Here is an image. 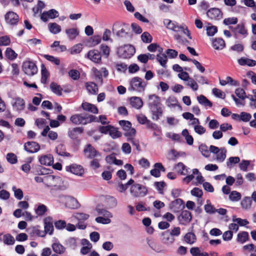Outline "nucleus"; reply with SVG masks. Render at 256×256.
Instances as JSON below:
<instances>
[{
  "label": "nucleus",
  "mask_w": 256,
  "mask_h": 256,
  "mask_svg": "<svg viewBox=\"0 0 256 256\" xmlns=\"http://www.w3.org/2000/svg\"><path fill=\"white\" fill-rule=\"evenodd\" d=\"M96 118L92 115L75 114L71 116L70 121L74 124H86L92 122H95Z\"/></svg>",
  "instance_id": "nucleus-1"
},
{
  "label": "nucleus",
  "mask_w": 256,
  "mask_h": 256,
  "mask_svg": "<svg viewBox=\"0 0 256 256\" xmlns=\"http://www.w3.org/2000/svg\"><path fill=\"white\" fill-rule=\"evenodd\" d=\"M164 24L167 28L176 32H181L186 34L190 40L192 38L190 32L186 26H179L168 19L164 20Z\"/></svg>",
  "instance_id": "nucleus-2"
},
{
  "label": "nucleus",
  "mask_w": 256,
  "mask_h": 256,
  "mask_svg": "<svg viewBox=\"0 0 256 256\" xmlns=\"http://www.w3.org/2000/svg\"><path fill=\"white\" fill-rule=\"evenodd\" d=\"M130 86L128 88V90L138 92H144L146 86L145 82L138 77L132 78L130 80Z\"/></svg>",
  "instance_id": "nucleus-3"
},
{
  "label": "nucleus",
  "mask_w": 256,
  "mask_h": 256,
  "mask_svg": "<svg viewBox=\"0 0 256 256\" xmlns=\"http://www.w3.org/2000/svg\"><path fill=\"white\" fill-rule=\"evenodd\" d=\"M130 188V192L134 197L144 196L147 194L146 187L139 184L134 182Z\"/></svg>",
  "instance_id": "nucleus-4"
},
{
  "label": "nucleus",
  "mask_w": 256,
  "mask_h": 256,
  "mask_svg": "<svg viewBox=\"0 0 256 256\" xmlns=\"http://www.w3.org/2000/svg\"><path fill=\"white\" fill-rule=\"evenodd\" d=\"M134 52V48L130 44H126L122 46H120L118 50V56L124 58H128L132 57Z\"/></svg>",
  "instance_id": "nucleus-5"
},
{
  "label": "nucleus",
  "mask_w": 256,
  "mask_h": 256,
  "mask_svg": "<svg viewBox=\"0 0 256 256\" xmlns=\"http://www.w3.org/2000/svg\"><path fill=\"white\" fill-rule=\"evenodd\" d=\"M118 123L125 132L124 134L126 136L132 137L136 136V130L134 128H132V124L130 122L121 120L119 121Z\"/></svg>",
  "instance_id": "nucleus-6"
},
{
  "label": "nucleus",
  "mask_w": 256,
  "mask_h": 256,
  "mask_svg": "<svg viewBox=\"0 0 256 256\" xmlns=\"http://www.w3.org/2000/svg\"><path fill=\"white\" fill-rule=\"evenodd\" d=\"M194 175L196 176V180L198 184H201L204 182V178L197 168L193 169L192 174H188L182 180L183 182L187 184L190 183L194 178Z\"/></svg>",
  "instance_id": "nucleus-7"
},
{
  "label": "nucleus",
  "mask_w": 256,
  "mask_h": 256,
  "mask_svg": "<svg viewBox=\"0 0 256 256\" xmlns=\"http://www.w3.org/2000/svg\"><path fill=\"white\" fill-rule=\"evenodd\" d=\"M22 70L26 74L32 76L37 73L38 68L34 62L26 61L23 63Z\"/></svg>",
  "instance_id": "nucleus-8"
},
{
  "label": "nucleus",
  "mask_w": 256,
  "mask_h": 256,
  "mask_svg": "<svg viewBox=\"0 0 256 256\" xmlns=\"http://www.w3.org/2000/svg\"><path fill=\"white\" fill-rule=\"evenodd\" d=\"M60 176L48 175L44 176V184L48 186H56L61 184Z\"/></svg>",
  "instance_id": "nucleus-9"
},
{
  "label": "nucleus",
  "mask_w": 256,
  "mask_h": 256,
  "mask_svg": "<svg viewBox=\"0 0 256 256\" xmlns=\"http://www.w3.org/2000/svg\"><path fill=\"white\" fill-rule=\"evenodd\" d=\"M86 57L96 64H100L102 62V54L97 50L94 49L89 50L86 54Z\"/></svg>",
  "instance_id": "nucleus-10"
},
{
  "label": "nucleus",
  "mask_w": 256,
  "mask_h": 256,
  "mask_svg": "<svg viewBox=\"0 0 256 256\" xmlns=\"http://www.w3.org/2000/svg\"><path fill=\"white\" fill-rule=\"evenodd\" d=\"M12 105L14 110L20 112L25 108V102L23 98L16 97L13 99Z\"/></svg>",
  "instance_id": "nucleus-11"
},
{
  "label": "nucleus",
  "mask_w": 256,
  "mask_h": 256,
  "mask_svg": "<svg viewBox=\"0 0 256 256\" xmlns=\"http://www.w3.org/2000/svg\"><path fill=\"white\" fill-rule=\"evenodd\" d=\"M58 16V12L54 9H51L43 12L41 14L40 18L43 22H46L49 18L53 19Z\"/></svg>",
  "instance_id": "nucleus-12"
},
{
  "label": "nucleus",
  "mask_w": 256,
  "mask_h": 256,
  "mask_svg": "<svg viewBox=\"0 0 256 256\" xmlns=\"http://www.w3.org/2000/svg\"><path fill=\"white\" fill-rule=\"evenodd\" d=\"M5 20L7 24L10 25H16L18 22L19 16L14 12H8L5 16Z\"/></svg>",
  "instance_id": "nucleus-13"
},
{
  "label": "nucleus",
  "mask_w": 256,
  "mask_h": 256,
  "mask_svg": "<svg viewBox=\"0 0 256 256\" xmlns=\"http://www.w3.org/2000/svg\"><path fill=\"white\" fill-rule=\"evenodd\" d=\"M192 218V216L191 212L186 210H183L178 216V220L180 223L184 225H186L189 223L190 222Z\"/></svg>",
  "instance_id": "nucleus-14"
},
{
  "label": "nucleus",
  "mask_w": 256,
  "mask_h": 256,
  "mask_svg": "<svg viewBox=\"0 0 256 256\" xmlns=\"http://www.w3.org/2000/svg\"><path fill=\"white\" fill-rule=\"evenodd\" d=\"M84 156L88 158H94L98 154L94 147L90 144L86 145V148L84 150Z\"/></svg>",
  "instance_id": "nucleus-15"
},
{
  "label": "nucleus",
  "mask_w": 256,
  "mask_h": 256,
  "mask_svg": "<svg viewBox=\"0 0 256 256\" xmlns=\"http://www.w3.org/2000/svg\"><path fill=\"white\" fill-rule=\"evenodd\" d=\"M40 149V146L36 142H28L24 144V150L28 152H36Z\"/></svg>",
  "instance_id": "nucleus-16"
},
{
  "label": "nucleus",
  "mask_w": 256,
  "mask_h": 256,
  "mask_svg": "<svg viewBox=\"0 0 256 256\" xmlns=\"http://www.w3.org/2000/svg\"><path fill=\"white\" fill-rule=\"evenodd\" d=\"M41 134L43 136H48L52 140H55L58 138V134L56 132L50 130L48 126H46L42 130Z\"/></svg>",
  "instance_id": "nucleus-17"
},
{
  "label": "nucleus",
  "mask_w": 256,
  "mask_h": 256,
  "mask_svg": "<svg viewBox=\"0 0 256 256\" xmlns=\"http://www.w3.org/2000/svg\"><path fill=\"white\" fill-rule=\"evenodd\" d=\"M154 168L150 171L152 176L156 178H159L160 176V171L165 172V168L160 162H157L154 164Z\"/></svg>",
  "instance_id": "nucleus-18"
},
{
  "label": "nucleus",
  "mask_w": 256,
  "mask_h": 256,
  "mask_svg": "<svg viewBox=\"0 0 256 256\" xmlns=\"http://www.w3.org/2000/svg\"><path fill=\"white\" fill-rule=\"evenodd\" d=\"M39 162L41 164L50 166L54 162V158L50 154L42 155L39 157Z\"/></svg>",
  "instance_id": "nucleus-19"
},
{
  "label": "nucleus",
  "mask_w": 256,
  "mask_h": 256,
  "mask_svg": "<svg viewBox=\"0 0 256 256\" xmlns=\"http://www.w3.org/2000/svg\"><path fill=\"white\" fill-rule=\"evenodd\" d=\"M64 200L66 207L70 208H77L78 202L77 200L74 198L70 196H65L64 198Z\"/></svg>",
  "instance_id": "nucleus-20"
},
{
  "label": "nucleus",
  "mask_w": 256,
  "mask_h": 256,
  "mask_svg": "<svg viewBox=\"0 0 256 256\" xmlns=\"http://www.w3.org/2000/svg\"><path fill=\"white\" fill-rule=\"evenodd\" d=\"M207 16L210 19H220L222 18L220 10L217 8H212L206 12Z\"/></svg>",
  "instance_id": "nucleus-21"
},
{
  "label": "nucleus",
  "mask_w": 256,
  "mask_h": 256,
  "mask_svg": "<svg viewBox=\"0 0 256 256\" xmlns=\"http://www.w3.org/2000/svg\"><path fill=\"white\" fill-rule=\"evenodd\" d=\"M83 132L82 128H74L69 129L68 131V135L72 140H76L78 138L79 136Z\"/></svg>",
  "instance_id": "nucleus-22"
},
{
  "label": "nucleus",
  "mask_w": 256,
  "mask_h": 256,
  "mask_svg": "<svg viewBox=\"0 0 256 256\" xmlns=\"http://www.w3.org/2000/svg\"><path fill=\"white\" fill-rule=\"evenodd\" d=\"M150 109L152 114V118L154 120H158L160 118V117L161 116L162 114L163 110L161 107V105L150 108Z\"/></svg>",
  "instance_id": "nucleus-23"
},
{
  "label": "nucleus",
  "mask_w": 256,
  "mask_h": 256,
  "mask_svg": "<svg viewBox=\"0 0 256 256\" xmlns=\"http://www.w3.org/2000/svg\"><path fill=\"white\" fill-rule=\"evenodd\" d=\"M44 232L52 234L54 230V226L50 217H47L44 219Z\"/></svg>",
  "instance_id": "nucleus-24"
},
{
  "label": "nucleus",
  "mask_w": 256,
  "mask_h": 256,
  "mask_svg": "<svg viewBox=\"0 0 256 256\" xmlns=\"http://www.w3.org/2000/svg\"><path fill=\"white\" fill-rule=\"evenodd\" d=\"M148 102L150 108L161 105L160 97L156 94L149 96Z\"/></svg>",
  "instance_id": "nucleus-25"
},
{
  "label": "nucleus",
  "mask_w": 256,
  "mask_h": 256,
  "mask_svg": "<svg viewBox=\"0 0 256 256\" xmlns=\"http://www.w3.org/2000/svg\"><path fill=\"white\" fill-rule=\"evenodd\" d=\"M82 109L85 110L94 114L98 113V109L97 107L92 104L84 102L82 104Z\"/></svg>",
  "instance_id": "nucleus-26"
},
{
  "label": "nucleus",
  "mask_w": 256,
  "mask_h": 256,
  "mask_svg": "<svg viewBox=\"0 0 256 256\" xmlns=\"http://www.w3.org/2000/svg\"><path fill=\"white\" fill-rule=\"evenodd\" d=\"M69 170L72 173L78 176H82L84 172L82 166L76 164L70 165Z\"/></svg>",
  "instance_id": "nucleus-27"
},
{
  "label": "nucleus",
  "mask_w": 256,
  "mask_h": 256,
  "mask_svg": "<svg viewBox=\"0 0 256 256\" xmlns=\"http://www.w3.org/2000/svg\"><path fill=\"white\" fill-rule=\"evenodd\" d=\"M65 32L70 40H74L78 36L80 32L77 28H67Z\"/></svg>",
  "instance_id": "nucleus-28"
},
{
  "label": "nucleus",
  "mask_w": 256,
  "mask_h": 256,
  "mask_svg": "<svg viewBox=\"0 0 256 256\" xmlns=\"http://www.w3.org/2000/svg\"><path fill=\"white\" fill-rule=\"evenodd\" d=\"M190 193L192 196L198 198V204L202 206L204 201L200 198L203 194L202 190L198 188H194L191 190Z\"/></svg>",
  "instance_id": "nucleus-29"
},
{
  "label": "nucleus",
  "mask_w": 256,
  "mask_h": 256,
  "mask_svg": "<svg viewBox=\"0 0 256 256\" xmlns=\"http://www.w3.org/2000/svg\"><path fill=\"white\" fill-rule=\"evenodd\" d=\"M130 105L135 108L140 109L143 105L142 99L139 97H132L130 98Z\"/></svg>",
  "instance_id": "nucleus-30"
},
{
  "label": "nucleus",
  "mask_w": 256,
  "mask_h": 256,
  "mask_svg": "<svg viewBox=\"0 0 256 256\" xmlns=\"http://www.w3.org/2000/svg\"><path fill=\"white\" fill-rule=\"evenodd\" d=\"M184 239L186 244L191 245L196 241V236L194 232H188L184 235Z\"/></svg>",
  "instance_id": "nucleus-31"
},
{
  "label": "nucleus",
  "mask_w": 256,
  "mask_h": 256,
  "mask_svg": "<svg viewBox=\"0 0 256 256\" xmlns=\"http://www.w3.org/2000/svg\"><path fill=\"white\" fill-rule=\"evenodd\" d=\"M56 151L58 155L66 157L71 156L70 154L66 152L65 146L63 144H60L58 145L56 148Z\"/></svg>",
  "instance_id": "nucleus-32"
},
{
  "label": "nucleus",
  "mask_w": 256,
  "mask_h": 256,
  "mask_svg": "<svg viewBox=\"0 0 256 256\" xmlns=\"http://www.w3.org/2000/svg\"><path fill=\"white\" fill-rule=\"evenodd\" d=\"M238 63L241 66H254L256 65V61L248 58H242L238 60Z\"/></svg>",
  "instance_id": "nucleus-33"
},
{
  "label": "nucleus",
  "mask_w": 256,
  "mask_h": 256,
  "mask_svg": "<svg viewBox=\"0 0 256 256\" xmlns=\"http://www.w3.org/2000/svg\"><path fill=\"white\" fill-rule=\"evenodd\" d=\"M176 168L181 175H186L190 173V168H187L182 162H178L176 166Z\"/></svg>",
  "instance_id": "nucleus-34"
},
{
  "label": "nucleus",
  "mask_w": 256,
  "mask_h": 256,
  "mask_svg": "<svg viewBox=\"0 0 256 256\" xmlns=\"http://www.w3.org/2000/svg\"><path fill=\"white\" fill-rule=\"evenodd\" d=\"M212 46L216 50H222L225 46L224 41L220 38H216L212 42Z\"/></svg>",
  "instance_id": "nucleus-35"
},
{
  "label": "nucleus",
  "mask_w": 256,
  "mask_h": 256,
  "mask_svg": "<svg viewBox=\"0 0 256 256\" xmlns=\"http://www.w3.org/2000/svg\"><path fill=\"white\" fill-rule=\"evenodd\" d=\"M4 54L6 57L10 60H14L18 56V54L10 48H6Z\"/></svg>",
  "instance_id": "nucleus-36"
},
{
  "label": "nucleus",
  "mask_w": 256,
  "mask_h": 256,
  "mask_svg": "<svg viewBox=\"0 0 256 256\" xmlns=\"http://www.w3.org/2000/svg\"><path fill=\"white\" fill-rule=\"evenodd\" d=\"M197 100L200 104L203 105L204 106H208L210 108L212 106V102L204 95H200V96H197Z\"/></svg>",
  "instance_id": "nucleus-37"
},
{
  "label": "nucleus",
  "mask_w": 256,
  "mask_h": 256,
  "mask_svg": "<svg viewBox=\"0 0 256 256\" xmlns=\"http://www.w3.org/2000/svg\"><path fill=\"white\" fill-rule=\"evenodd\" d=\"M162 240L165 244H171L174 241V238L168 231H166L162 234Z\"/></svg>",
  "instance_id": "nucleus-38"
},
{
  "label": "nucleus",
  "mask_w": 256,
  "mask_h": 256,
  "mask_svg": "<svg viewBox=\"0 0 256 256\" xmlns=\"http://www.w3.org/2000/svg\"><path fill=\"white\" fill-rule=\"evenodd\" d=\"M53 250L56 254H64L66 250V248L58 242H55L52 244Z\"/></svg>",
  "instance_id": "nucleus-39"
},
{
  "label": "nucleus",
  "mask_w": 256,
  "mask_h": 256,
  "mask_svg": "<svg viewBox=\"0 0 256 256\" xmlns=\"http://www.w3.org/2000/svg\"><path fill=\"white\" fill-rule=\"evenodd\" d=\"M2 240L5 244L8 246L13 245L15 242L14 236L10 234H4Z\"/></svg>",
  "instance_id": "nucleus-40"
},
{
  "label": "nucleus",
  "mask_w": 256,
  "mask_h": 256,
  "mask_svg": "<svg viewBox=\"0 0 256 256\" xmlns=\"http://www.w3.org/2000/svg\"><path fill=\"white\" fill-rule=\"evenodd\" d=\"M233 31L236 33L241 34L244 37H246L248 35L247 30L243 24L237 25L235 28H233Z\"/></svg>",
  "instance_id": "nucleus-41"
},
{
  "label": "nucleus",
  "mask_w": 256,
  "mask_h": 256,
  "mask_svg": "<svg viewBox=\"0 0 256 256\" xmlns=\"http://www.w3.org/2000/svg\"><path fill=\"white\" fill-rule=\"evenodd\" d=\"M206 204L204 206L205 212L208 214H214L216 212V209L213 205L212 204L210 200H207Z\"/></svg>",
  "instance_id": "nucleus-42"
},
{
  "label": "nucleus",
  "mask_w": 256,
  "mask_h": 256,
  "mask_svg": "<svg viewBox=\"0 0 256 256\" xmlns=\"http://www.w3.org/2000/svg\"><path fill=\"white\" fill-rule=\"evenodd\" d=\"M48 28L50 32L57 34L61 31V26L56 22L50 23Z\"/></svg>",
  "instance_id": "nucleus-43"
},
{
  "label": "nucleus",
  "mask_w": 256,
  "mask_h": 256,
  "mask_svg": "<svg viewBox=\"0 0 256 256\" xmlns=\"http://www.w3.org/2000/svg\"><path fill=\"white\" fill-rule=\"evenodd\" d=\"M252 200L249 196L244 197L241 201L240 204L242 208L247 210L251 207Z\"/></svg>",
  "instance_id": "nucleus-44"
},
{
  "label": "nucleus",
  "mask_w": 256,
  "mask_h": 256,
  "mask_svg": "<svg viewBox=\"0 0 256 256\" xmlns=\"http://www.w3.org/2000/svg\"><path fill=\"white\" fill-rule=\"evenodd\" d=\"M182 136L185 138L186 143L188 145H192L194 143V138L192 136L189 134L187 129H184L182 132Z\"/></svg>",
  "instance_id": "nucleus-45"
},
{
  "label": "nucleus",
  "mask_w": 256,
  "mask_h": 256,
  "mask_svg": "<svg viewBox=\"0 0 256 256\" xmlns=\"http://www.w3.org/2000/svg\"><path fill=\"white\" fill-rule=\"evenodd\" d=\"M50 88L52 92L58 96H61L62 94V88L60 86L55 82H52L50 85Z\"/></svg>",
  "instance_id": "nucleus-46"
},
{
  "label": "nucleus",
  "mask_w": 256,
  "mask_h": 256,
  "mask_svg": "<svg viewBox=\"0 0 256 256\" xmlns=\"http://www.w3.org/2000/svg\"><path fill=\"white\" fill-rule=\"evenodd\" d=\"M156 59L160 64L164 68L166 66L167 56L165 54H159L156 56Z\"/></svg>",
  "instance_id": "nucleus-47"
},
{
  "label": "nucleus",
  "mask_w": 256,
  "mask_h": 256,
  "mask_svg": "<svg viewBox=\"0 0 256 256\" xmlns=\"http://www.w3.org/2000/svg\"><path fill=\"white\" fill-rule=\"evenodd\" d=\"M226 148H220V151L216 154V160L219 162H224L226 158Z\"/></svg>",
  "instance_id": "nucleus-48"
},
{
  "label": "nucleus",
  "mask_w": 256,
  "mask_h": 256,
  "mask_svg": "<svg viewBox=\"0 0 256 256\" xmlns=\"http://www.w3.org/2000/svg\"><path fill=\"white\" fill-rule=\"evenodd\" d=\"M166 104L168 107H175L178 106V101L174 96H170L166 100Z\"/></svg>",
  "instance_id": "nucleus-49"
},
{
  "label": "nucleus",
  "mask_w": 256,
  "mask_h": 256,
  "mask_svg": "<svg viewBox=\"0 0 256 256\" xmlns=\"http://www.w3.org/2000/svg\"><path fill=\"white\" fill-rule=\"evenodd\" d=\"M109 135L114 139L120 138L122 136V133L118 130L112 126L110 127Z\"/></svg>",
  "instance_id": "nucleus-50"
},
{
  "label": "nucleus",
  "mask_w": 256,
  "mask_h": 256,
  "mask_svg": "<svg viewBox=\"0 0 256 256\" xmlns=\"http://www.w3.org/2000/svg\"><path fill=\"white\" fill-rule=\"evenodd\" d=\"M248 239V232H240L238 234L237 240L238 242L243 244L246 242Z\"/></svg>",
  "instance_id": "nucleus-51"
},
{
  "label": "nucleus",
  "mask_w": 256,
  "mask_h": 256,
  "mask_svg": "<svg viewBox=\"0 0 256 256\" xmlns=\"http://www.w3.org/2000/svg\"><path fill=\"white\" fill-rule=\"evenodd\" d=\"M86 88L88 92L91 94H96L98 92V86L94 83H86Z\"/></svg>",
  "instance_id": "nucleus-52"
},
{
  "label": "nucleus",
  "mask_w": 256,
  "mask_h": 256,
  "mask_svg": "<svg viewBox=\"0 0 256 256\" xmlns=\"http://www.w3.org/2000/svg\"><path fill=\"white\" fill-rule=\"evenodd\" d=\"M100 50L103 56L106 58H108L110 52V48L106 44H103L100 45Z\"/></svg>",
  "instance_id": "nucleus-53"
},
{
  "label": "nucleus",
  "mask_w": 256,
  "mask_h": 256,
  "mask_svg": "<svg viewBox=\"0 0 256 256\" xmlns=\"http://www.w3.org/2000/svg\"><path fill=\"white\" fill-rule=\"evenodd\" d=\"M241 197V194L236 190L232 191L229 195L230 200L232 202L239 201L240 200Z\"/></svg>",
  "instance_id": "nucleus-54"
},
{
  "label": "nucleus",
  "mask_w": 256,
  "mask_h": 256,
  "mask_svg": "<svg viewBox=\"0 0 256 256\" xmlns=\"http://www.w3.org/2000/svg\"><path fill=\"white\" fill-rule=\"evenodd\" d=\"M48 209L46 206L43 204H39L36 209V213L39 216H42L46 212Z\"/></svg>",
  "instance_id": "nucleus-55"
},
{
  "label": "nucleus",
  "mask_w": 256,
  "mask_h": 256,
  "mask_svg": "<svg viewBox=\"0 0 256 256\" xmlns=\"http://www.w3.org/2000/svg\"><path fill=\"white\" fill-rule=\"evenodd\" d=\"M41 74V82L42 84H45L47 82V79L49 77L50 74L46 70V68L44 66H43L42 68Z\"/></svg>",
  "instance_id": "nucleus-56"
},
{
  "label": "nucleus",
  "mask_w": 256,
  "mask_h": 256,
  "mask_svg": "<svg viewBox=\"0 0 256 256\" xmlns=\"http://www.w3.org/2000/svg\"><path fill=\"white\" fill-rule=\"evenodd\" d=\"M183 204L184 202L182 199L177 198L171 203V207L173 208H176L178 210L181 209L184 206Z\"/></svg>",
  "instance_id": "nucleus-57"
},
{
  "label": "nucleus",
  "mask_w": 256,
  "mask_h": 256,
  "mask_svg": "<svg viewBox=\"0 0 256 256\" xmlns=\"http://www.w3.org/2000/svg\"><path fill=\"white\" fill-rule=\"evenodd\" d=\"M12 190L14 192V196L18 200H20L23 198V192L20 188H18L16 186H13Z\"/></svg>",
  "instance_id": "nucleus-58"
},
{
  "label": "nucleus",
  "mask_w": 256,
  "mask_h": 256,
  "mask_svg": "<svg viewBox=\"0 0 256 256\" xmlns=\"http://www.w3.org/2000/svg\"><path fill=\"white\" fill-rule=\"evenodd\" d=\"M240 158L238 156L230 157L226 162V166L229 168H232L234 164H238L240 162Z\"/></svg>",
  "instance_id": "nucleus-59"
},
{
  "label": "nucleus",
  "mask_w": 256,
  "mask_h": 256,
  "mask_svg": "<svg viewBox=\"0 0 256 256\" xmlns=\"http://www.w3.org/2000/svg\"><path fill=\"white\" fill-rule=\"evenodd\" d=\"M154 186H155L156 189L158 192L160 194H162L164 193V188L166 186V184L164 182H156L154 184Z\"/></svg>",
  "instance_id": "nucleus-60"
},
{
  "label": "nucleus",
  "mask_w": 256,
  "mask_h": 256,
  "mask_svg": "<svg viewBox=\"0 0 256 256\" xmlns=\"http://www.w3.org/2000/svg\"><path fill=\"white\" fill-rule=\"evenodd\" d=\"M10 39L9 36H4L0 37V46H8L10 44Z\"/></svg>",
  "instance_id": "nucleus-61"
},
{
  "label": "nucleus",
  "mask_w": 256,
  "mask_h": 256,
  "mask_svg": "<svg viewBox=\"0 0 256 256\" xmlns=\"http://www.w3.org/2000/svg\"><path fill=\"white\" fill-rule=\"evenodd\" d=\"M186 85L188 86H190L194 91L197 90L198 88V86L197 83L194 79L190 78L188 80H187Z\"/></svg>",
  "instance_id": "nucleus-62"
},
{
  "label": "nucleus",
  "mask_w": 256,
  "mask_h": 256,
  "mask_svg": "<svg viewBox=\"0 0 256 256\" xmlns=\"http://www.w3.org/2000/svg\"><path fill=\"white\" fill-rule=\"evenodd\" d=\"M142 41L145 43H150L152 40V36L148 32H144L141 35Z\"/></svg>",
  "instance_id": "nucleus-63"
},
{
  "label": "nucleus",
  "mask_w": 256,
  "mask_h": 256,
  "mask_svg": "<svg viewBox=\"0 0 256 256\" xmlns=\"http://www.w3.org/2000/svg\"><path fill=\"white\" fill-rule=\"evenodd\" d=\"M134 182L132 179H130L125 184H118V190L122 192H124L128 188V186L132 185Z\"/></svg>",
  "instance_id": "nucleus-64"
}]
</instances>
